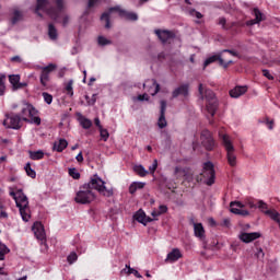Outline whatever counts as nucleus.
Masks as SVG:
<instances>
[{
	"label": "nucleus",
	"mask_w": 280,
	"mask_h": 280,
	"mask_svg": "<svg viewBox=\"0 0 280 280\" xmlns=\"http://www.w3.org/2000/svg\"><path fill=\"white\" fill-rule=\"evenodd\" d=\"M55 3L57 8H51V2H49V0H37L35 13L42 18L43 14L40 13V11L45 12L46 14H48V16H50V19L59 23L60 15L62 14V10L65 8V0H56Z\"/></svg>",
	"instance_id": "nucleus-1"
},
{
	"label": "nucleus",
	"mask_w": 280,
	"mask_h": 280,
	"mask_svg": "<svg viewBox=\"0 0 280 280\" xmlns=\"http://www.w3.org/2000/svg\"><path fill=\"white\" fill-rule=\"evenodd\" d=\"M10 196H12L14 199L23 222H30L32 218V211L30 210V199H27V196L25 192H23V189H19L16 192L11 191Z\"/></svg>",
	"instance_id": "nucleus-2"
},
{
	"label": "nucleus",
	"mask_w": 280,
	"mask_h": 280,
	"mask_svg": "<svg viewBox=\"0 0 280 280\" xmlns=\"http://www.w3.org/2000/svg\"><path fill=\"white\" fill-rule=\"evenodd\" d=\"M199 100H206V110L207 113L213 117L215 115V110H218V97H215V93H213L210 89L205 88L202 83L198 86Z\"/></svg>",
	"instance_id": "nucleus-3"
},
{
	"label": "nucleus",
	"mask_w": 280,
	"mask_h": 280,
	"mask_svg": "<svg viewBox=\"0 0 280 280\" xmlns=\"http://www.w3.org/2000/svg\"><path fill=\"white\" fill-rule=\"evenodd\" d=\"M112 12H118L119 16L121 19H125V21H139V15H137L136 12H128V11L121 9L120 5H116V7L110 8L108 12H105L101 15V21H105L106 30H110V13Z\"/></svg>",
	"instance_id": "nucleus-4"
},
{
	"label": "nucleus",
	"mask_w": 280,
	"mask_h": 280,
	"mask_svg": "<svg viewBox=\"0 0 280 280\" xmlns=\"http://www.w3.org/2000/svg\"><path fill=\"white\" fill-rule=\"evenodd\" d=\"M221 144L226 152V160L230 167H235L237 165V154H235V145L233 144V139L229 135L220 133Z\"/></svg>",
	"instance_id": "nucleus-5"
},
{
	"label": "nucleus",
	"mask_w": 280,
	"mask_h": 280,
	"mask_svg": "<svg viewBox=\"0 0 280 280\" xmlns=\"http://www.w3.org/2000/svg\"><path fill=\"white\" fill-rule=\"evenodd\" d=\"M85 185H89V189L93 191H98L101 196H104L105 198H113V188H106V182L102 179L97 174L93 175L89 183H85Z\"/></svg>",
	"instance_id": "nucleus-6"
},
{
	"label": "nucleus",
	"mask_w": 280,
	"mask_h": 280,
	"mask_svg": "<svg viewBox=\"0 0 280 280\" xmlns=\"http://www.w3.org/2000/svg\"><path fill=\"white\" fill-rule=\"evenodd\" d=\"M22 121L27 124H35V126H40V117L38 116V109L32 104H25L20 113Z\"/></svg>",
	"instance_id": "nucleus-7"
},
{
	"label": "nucleus",
	"mask_w": 280,
	"mask_h": 280,
	"mask_svg": "<svg viewBox=\"0 0 280 280\" xmlns=\"http://www.w3.org/2000/svg\"><path fill=\"white\" fill-rule=\"evenodd\" d=\"M95 198V192L89 188V185L83 184L80 186L79 191H77L74 201L78 205H91Z\"/></svg>",
	"instance_id": "nucleus-8"
},
{
	"label": "nucleus",
	"mask_w": 280,
	"mask_h": 280,
	"mask_svg": "<svg viewBox=\"0 0 280 280\" xmlns=\"http://www.w3.org/2000/svg\"><path fill=\"white\" fill-rule=\"evenodd\" d=\"M201 176L206 178V185L209 187L215 183V167L211 161L203 163Z\"/></svg>",
	"instance_id": "nucleus-9"
},
{
	"label": "nucleus",
	"mask_w": 280,
	"mask_h": 280,
	"mask_svg": "<svg viewBox=\"0 0 280 280\" xmlns=\"http://www.w3.org/2000/svg\"><path fill=\"white\" fill-rule=\"evenodd\" d=\"M7 119L3 121L5 128L11 130H21L23 126V118L19 114L5 115Z\"/></svg>",
	"instance_id": "nucleus-10"
},
{
	"label": "nucleus",
	"mask_w": 280,
	"mask_h": 280,
	"mask_svg": "<svg viewBox=\"0 0 280 280\" xmlns=\"http://www.w3.org/2000/svg\"><path fill=\"white\" fill-rule=\"evenodd\" d=\"M37 69H42V73L39 77V82L42 86H47V84H49V74L51 73V71H56V65L49 63L46 67L38 66Z\"/></svg>",
	"instance_id": "nucleus-11"
},
{
	"label": "nucleus",
	"mask_w": 280,
	"mask_h": 280,
	"mask_svg": "<svg viewBox=\"0 0 280 280\" xmlns=\"http://www.w3.org/2000/svg\"><path fill=\"white\" fill-rule=\"evenodd\" d=\"M201 143L203 148L209 152H211V150L215 148V140H213V136L211 135V131L206 129L201 132Z\"/></svg>",
	"instance_id": "nucleus-12"
},
{
	"label": "nucleus",
	"mask_w": 280,
	"mask_h": 280,
	"mask_svg": "<svg viewBox=\"0 0 280 280\" xmlns=\"http://www.w3.org/2000/svg\"><path fill=\"white\" fill-rule=\"evenodd\" d=\"M217 60H219V65H221V67H223L224 69H226L229 65H233V60H229L225 62L224 59H222V55L219 54L208 57L203 62V69H207L209 65H213V62H217Z\"/></svg>",
	"instance_id": "nucleus-13"
},
{
	"label": "nucleus",
	"mask_w": 280,
	"mask_h": 280,
	"mask_svg": "<svg viewBox=\"0 0 280 280\" xmlns=\"http://www.w3.org/2000/svg\"><path fill=\"white\" fill-rule=\"evenodd\" d=\"M143 89L147 90V92L149 93V95H156V93H159V91H161V85L156 82L155 79H148L143 82L142 84Z\"/></svg>",
	"instance_id": "nucleus-14"
},
{
	"label": "nucleus",
	"mask_w": 280,
	"mask_h": 280,
	"mask_svg": "<svg viewBox=\"0 0 280 280\" xmlns=\"http://www.w3.org/2000/svg\"><path fill=\"white\" fill-rule=\"evenodd\" d=\"M154 34L158 36V38L161 40L163 45H165L167 40L176 38V33H174L173 31L155 30Z\"/></svg>",
	"instance_id": "nucleus-15"
},
{
	"label": "nucleus",
	"mask_w": 280,
	"mask_h": 280,
	"mask_svg": "<svg viewBox=\"0 0 280 280\" xmlns=\"http://www.w3.org/2000/svg\"><path fill=\"white\" fill-rule=\"evenodd\" d=\"M230 211L235 215H249L248 210H244V203L242 201H232L230 203Z\"/></svg>",
	"instance_id": "nucleus-16"
},
{
	"label": "nucleus",
	"mask_w": 280,
	"mask_h": 280,
	"mask_svg": "<svg viewBox=\"0 0 280 280\" xmlns=\"http://www.w3.org/2000/svg\"><path fill=\"white\" fill-rule=\"evenodd\" d=\"M32 231L36 240H39V242H45L47 235L45 234V226H43V223L36 221L32 226Z\"/></svg>",
	"instance_id": "nucleus-17"
},
{
	"label": "nucleus",
	"mask_w": 280,
	"mask_h": 280,
	"mask_svg": "<svg viewBox=\"0 0 280 280\" xmlns=\"http://www.w3.org/2000/svg\"><path fill=\"white\" fill-rule=\"evenodd\" d=\"M133 219L136 222H139V224H142L143 226H148L150 222H154V219L147 217L145 211L143 209H139L135 214Z\"/></svg>",
	"instance_id": "nucleus-18"
},
{
	"label": "nucleus",
	"mask_w": 280,
	"mask_h": 280,
	"mask_svg": "<svg viewBox=\"0 0 280 280\" xmlns=\"http://www.w3.org/2000/svg\"><path fill=\"white\" fill-rule=\"evenodd\" d=\"M259 237H261V233L259 232H242L238 235V238L241 242H244V244H250V242H255V240H259Z\"/></svg>",
	"instance_id": "nucleus-19"
},
{
	"label": "nucleus",
	"mask_w": 280,
	"mask_h": 280,
	"mask_svg": "<svg viewBox=\"0 0 280 280\" xmlns=\"http://www.w3.org/2000/svg\"><path fill=\"white\" fill-rule=\"evenodd\" d=\"M161 109H160V117L158 120V127L163 129L167 127V120L165 119V110L167 108V102L166 101H161Z\"/></svg>",
	"instance_id": "nucleus-20"
},
{
	"label": "nucleus",
	"mask_w": 280,
	"mask_h": 280,
	"mask_svg": "<svg viewBox=\"0 0 280 280\" xmlns=\"http://www.w3.org/2000/svg\"><path fill=\"white\" fill-rule=\"evenodd\" d=\"M180 95H183V97H187V95H189V84H182L172 92V97L174 98Z\"/></svg>",
	"instance_id": "nucleus-21"
},
{
	"label": "nucleus",
	"mask_w": 280,
	"mask_h": 280,
	"mask_svg": "<svg viewBox=\"0 0 280 280\" xmlns=\"http://www.w3.org/2000/svg\"><path fill=\"white\" fill-rule=\"evenodd\" d=\"M183 258V253H180V249L173 248L166 256L165 261H170L171 264H174L175 261H178V259Z\"/></svg>",
	"instance_id": "nucleus-22"
},
{
	"label": "nucleus",
	"mask_w": 280,
	"mask_h": 280,
	"mask_svg": "<svg viewBox=\"0 0 280 280\" xmlns=\"http://www.w3.org/2000/svg\"><path fill=\"white\" fill-rule=\"evenodd\" d=\"M253 15L255 16L254 20H249L246 22V25L252 26V25H257L264 21V13L259 11V9H254L253 10Z\"/></svg>",
	"instance_id": "nucleus-23"
},
{
	"label": "nucleus",
	"mask_w": 280,
	"mask_h": 280,
	"mask_svg": "<svg viewBox=\"0 0 280 280\" xmlns=\"http://www.w3.org/2000/svg\"><path fill=\"white\" fill-rule=\"evenodd\" d=\"M194 234L195 237H198L201 242H205L206 235H205V226L202 223H194Z\"/></svg>",
	"instance_id": "nucleus-24"
},
{
	"label": "nucleus",
	"mask_w": 280,
	"mask_h": 280,
	"mask_svg": "<svg viewBox=\"0 0 280 280\" xmlns=\"http://www.w3.org/2000/svg\"><path fill=\"white\" fill-rule=\"evenodd\" d=\"M68 145L69 142L67 141V139L60 138L59 140L54 142L52 150L55 152H65Z\"/></svg>",
	"instance_id": "nucleus-25"
},
{
	"label": "nucleus",
	"mask_w": 280,
	"mask_h": 280,
	"mask_svg": "<svg viewBox=\"0 0 280 280\" xmlns=\"http://www.w3.org/2000/svg\"><path fill=\"white\" fill-rule=\"evenodd\" d=\"M248 91L247 86H235L230 91V96L237 100V97H242Z\"/></svg>",
	"instance_id": "nucleus-26"
},
{
	"label": "nucleus",
	"mask_w": 280,
	"mask_h": 280,
	"mask_svg": "<svg viewBox=\"0 0 280 280\" xmlns=\"http://www.w3.org/2000/svg\"><path fill=\"white\" fill-rule=\"evenodd\" d=\"M9 82L15 90L23 89V86H25V84L21 83V75L19 74L9 75Z\"/></svg>",
	"instance_id": "nucleus-27"
},
{
	"label": "nucleus",
	"mask_w": 280,
	"mask_h": 280,
	"mask_svg": "<svg viewBox=\"0 0 280 280\" xmlns=\"http://www.w3.org/2000/svg\"><path fill=\"white\" fill-rule=\"evenodd\" d=\"M121 275H135V277H137V279H142L143 276H141V273H139V271L132 267H130V265H126L125 268L120 271Z\"/></svg>",
	"instance_id": "nucleus-28"
},
{
	"label": "nucleus",
	"mask_w": 280,
	"mask_h": 280,
	"mask_svg": "<svg viewBox=\"0 0 280 280\" xmlns=\"http://www.w3.org/2000/svg\"><path fill=\"white\" fill-rule=\"evenodd\" d=\"M28 155H30V159L32 161H40V160L45 159V151H43V150H37V151L30 150Z\"/></svg>",
	"instance_id": "nucleus-29"
},
{
	"label": "nucleus",
	"mask_w": 280,
	"mask_h": 280,
	"mask_svg": "<svg viewBox=\"0 0 280 280\" xmlns=\"http://www.w3.org/2000/svg\"><path fill=\"white\" fill-rule=\"evenodd\" d=\"M265 215H268L273 222H277L280 225V213L277 210H267Z\"/></svg>",
	"instance_id": "nucleus-30"
},
{
	"label": "nucleus",
	"mask_w": 280,
	"mask_h": 280,
	"mask_svg": "<svg viewBox=\"0 0 280 280\" xmlns=\"http://www.w3.org/2000/svg\"><path fill=\"white\" fill-rule=\"evenodd\" d=\"M79 124H80V126H82V128L84 130H89V128H91V126H93V121H91V119H89L82 115L79 118Z\"/></svg>",
	"instance_id": "nucleus-31"
},
{
	"label": "nucleus",
	"mask_w": 280,
	"mask_h": 280,
	"mask_svg": "<svg viewBox=\"0 0 280 280\" xmlns=\"http://www.w3.org/2000/svg\"><path fill=\"white\" fill-rule=\"evenodd\" d=\"M63 91L68 97H73V79H70L67 83H65Z\"/></svg>",
	"instance_id": "nucleus-32"
},
{
	"label": "nucleus",
	"mask_w": 280,
	"mask_h": 280,
	"mask_svg": "<svg viewBox=\"0 0 280 280\" xmlns=\"http://www.w3.org/2000/svg\"><path fill=\"white\" fill-rule=\"evenodd\" d=\"M48 36L50 40H58V30L54 24L48 25Z\"/></svg>",
	"instance_id": "nucleus-33"
},
{
	"label": "nucleus",
	"mask_w": 280,
	"mask_h": 280,
	"mask_svg": "<svg viewBox=\"0 0 280 280\" xmlns=\"http://www.w3.org/2000/svg\"><path fill=\"white\" fill-rule=\"evenodd\" d=\"M163 213H167V206L161 205L159 210H153L151 212L152 218H159V215H163Z\"/></svg>",
	"instance_id": "nucleus-34"
},
{
	"label": "nucleus",
	"mask_w": 280,
	"mask_h": 280,
	"mask_svg": "<svg viewBox=\"0 0 280 280\" xmlns=\"http://www.w3.org/2000/svg\"><path fill=\"white\" fill-rule=\"evenodd\" d=\"M21 19H23V13L19 10H14L13 19L11 20L12 25H16Z\"/></svg>",
	"instance_id": "nucleus-35"
},
{
	"label": "nucleus",
	"mask_w": 280,
	"mask_h": 280,
	"mask_svg": "<svg viewBox=\"0 0 280 280\" xmlns=\"http://www.w3.org/2000/svg\"><path fill=\"white\" fill-rule=\"evenodd\" d=\"M67 261L70 266H73V264H75V261H78V253L75 252H71L68 256H67Z\"/></svg>",
	"instance_id": "nucleus-36"
},
{
	"label": "nucleus",
	"mask_w": 280,
	"mask_h": 280,
	"mask_svg": "<svg viewBox=\"0 0 280 280\" xmlns=\"http://www.w3.org/2000/svg\"><path fill=\"white\" fill-rule=\"evenodd\" d=\"M5 95V74H0V96Z\"/></svg>",
	"instance_id": "nucleus-37"
},
{
	"label": "nucleus",
	"mask_w": 280,
	"mask_h": 280,
	"mask_svg": "<svg viewBox=\"0 0 280 280\" xmlns=\"http://www.w3.org/2000/svg\"><path fill=\"white\" fill-rule=\"evenodd\" d=\"M24 170L27 176H30V178H34L36 176V171L32 168V164L26 163V165L24 166Z\"/></svg>",
	"instance_id": "nucleus-38"
},
{
	"label": "nucleus",
	"mask_w": 280,
	"mask_h": 280,
	"mask_svg": "<svg viewBox=\"0 0 280 280\" xmlns=\"http://www.w3.org/2000/svg\"><path fill=\"white\" fill-rule=\"evenodd\" d=\"M100 130V137L102 141H108L110 133L108 132V129L101 128Z\"/></svg>",
	"instance_id": "nucleus-39"
},
{
	"label": "nucleus",
	"mask_w": 280,
	"mask_h": 280,
	"mask_svg": "<svg viewBox=\"0 0 280 280\" xmlns=\"http://www.w3.org/2000/svg\"><path fill=\"white\" fill-rule=\"evenodd\" d=\"M257 209H259V211H261V213H266V211H270L268 209V203H266L264 200H258Z\"/></svg>",
	"instance_id": "nucleus-40"
},
{
	"label": "nucleus",
	"mask_w": 280,
	"mask_h": 280,
	"mask_svg": "<svg viewBox=\"0 0 280 280\" xmlns=\"http://www.w3.org/2000/svg\"><path fill=\"white\" fill-rule=\"evenodd\" d=\"M259 124H266L268 130H275V120H270L268 117H266L264 120H259Z\"/></svg>",
	"instance_id": "nucleus-41"
},
{
	"label": "nucleus",
	"mask_w": 280,
	"mask_h": 280,
	"mask_svg": "<svg viewBox=\"0 0 280 280\" xmlns=\"http://www.w3.org/2000/svg\"><path fill=\"white\" fill-rule=\"evenodd\" d=\"M42 97L44 98V102L48 105H50L51 102H54V96L51 94H49L48 92H43Z\"/></svg>",
	"instance_id": "nucleus-42"
},
{
	"label": "nucleus",
	"mask_w": 280,
	"mask_h": 280,
	"mask_svg": "<svg viewBox=\"0 0 280 280\" xmlns=\"http://www.w3.org/2000/svg\"><path fill=\"white\" fill-rule=\"evenodd\" d=\"M88 106H95V102H97V94H93L92 97L85 95Z\"/></svg>",
	"instance_id": "nucleus-43"
},
{
	"label": "nucleus",
	"mask_w": 280,
	"mask_h": 280,
	"mask_svg": "<svg viewBox=\"0 0 280 280\" xmlns=\"http://www.w3.org/2000/svg\"><path fill=\"white\" fill-rule=\"evenodd\" d=\"M135 172L137 174H139L140 176H147L148 175V171H145V167H143V165L135 166Z\"/></svg>",
	"instance_id": "nucleus-44"
},
{
	"label": "nucleus",
	"mask_w": 280,
	"mask_h": 280,
	"mask_svg": "<svg viewBox=\"0 0 280 280\" xmlns=\"http://www.w3.org/2000/svg\"><path fill=\"white\" fill-rule=\"evenodd\" d=\"M97 43L98 45H101V47H106V45H113V42L106 39V37L104 36H98Z\"/></svg>",
	"instance_id": "nucleus-45"
},
{
	"label": "nucleus",
	"mask_w": 280,
	"mask_h": 280,
	"mask_svg": "<svg viewBox=\"0 0 280 280\" xmlns=\"http://www.w3.org/2000/svg\"><path fill=\"white\" fill-rule=\"evenodd\" d=\"M174 174L176 176H187V168H183L180 166H176L175 171H174Z\"/></svg>",
	"instance_id": "nucleus-46"
},
{
	"label": "nucleus",
	"mask_w": 280,
	"mask_h": 280,
	"mask_svg": "<svg viewBox=\"0 0 280 280\" xmlns=\"http://www.w3.org/2000/svg\"><path fill=\"white\" fill-rule=\"evenodd\" d=\"M219 25H221L222 30H231V24L226 22V18H219Z\"/></svg>",
	"instance_id": "nucleus-47"
},
{
	"label": "nucleus",
	"mask_w": 280,
	"mask_h": 280,
	"mask_svg": "<svg viewBox=\"0 0 280 280\" xmlns=\"http://www.w3.org/2000/svg\"><path fill=\"white\" fill-rule=\"evenodd\" d=\"M69 176H71V178H73L74 180H78L80 179V172H78L75 167L69 168Z\"/></svg>",
	"instance_id": "nucleus-48"
},
{
	"label": "nucleus",
	"mask_w": 280,
	"mask_h": 280,
	"mask_svg": "<svg viewBox=\"0 0 280 280\" xmlns=\"http://www.w3.org/2000/svg\"><path fill=\"white\" fill-rule=\"evenodd\" d=\"M8 253H10L8 245L0 242V254L5 256Z\"/></svg>",
	"instance_id": "nucleus-49"
},
{
	"label": "nucleus",
	"mask_w": 280,
	"mask_h": 280,
	"mask_svg": "<svg viewBox=\"0 0 280 280\" xmlns=\"http://www.w3.org/2000/svg\"><path fill=\"white\" fill-rule=\"evenodd\" d=\"M137 100L138 102H150V95H148V93L139 94Z\"/></svg>",
	"instance_id": "nucleus-50"
},
{
	"label": "nucleus",
	"mask_w": 280,
	"mask_h": 280,
	"mask_svg": "<svg viewBox=\"0 0 280 280\" xmlns=\"http://www.w3.org/2000/svg\"><path fill=\"white\" fill-rule=\"evenodd\" d=\"M158 167H159V161L154 160L152 165L149 166V172H151V174H154V172H156Z\"/></svg>",
	"instance_id": "nucleus-51"
},
{
	"label": "nucleus",
	"mask_w": 280,
	"mask_h": 280,
	"mask_svg": "<svg viewBox=\"0 0 280 280\" xmlns=\"http://www.w3.org/2000/svg\"><path fill=\"white\" fill-rule=\"evenodd\" d=\"M265 255L266 254L264 253V249L261 247L257 248L256 254H255L257 259H264Z\"/></svg>",
	"instance_id": "nucleus-52"
},
{
	"label": "nucleus",
	"mask_w": 280,
	"mask_h": 280,
	"mask_svg": "<svg viewBox=\"0 0 280 280\" xmlns=\"http://www.w3.org/2000/svg\"><path fill=\"white\" fill-rule=\"evenodd\" d=\"M262 75L267 78V80H275V77L270 73V70L268 69L262 70Z\"/></svg>",
	"instance_id": "nucleus-53"
},
{
	"label": "nucleus",
	"mask_w": 280,
	"mask_h": 280,
	"mask_svg": "<svg viewBox=\"0 0 280 280\" xmlns=\"http://www.w3.org/2000/svg\"><path fill=\"white\" fill-rule=\"evenodd\" d=\"M190 16H196V19H202V13L196 11V9H191L189 11Z\"/></svg>",
	"instance_id": "nucleus-54"
},
{
	"label": "nucleus",
	"mask_w": 280,
	"mask_h": 280,
	"mask_svg": "<svg viewBox=\"0 0 280 280\" xmlns=\"http://www.w3.org/2000/svg\"><path fill=\"white\" fill-rule=\"evenodd\" d=\"M78 254L79 255H84V253H86V244H82L80 246L77 247Z\"/></svg>",
	"instance_id": "nucleus-55"
},
{
	"label": "nucleus",
	"mask_w": 280,
	"mask_h": 280,
	"mask_svg": "<svg viewBox=\"0 0 280 280\" xmlns=\"http://www.w3.org/2000/svg\"><path fill=\"white\" fill-rule=\"evenodd\" d=\"M222 54H231V56H234L235 58H237V56H240V54L235 50H231V49H224L222 50Z\"/></svg>",
	"instance_id": "nucleus-56"
},
{
	"label": "nucleus",
	"mask_w": 280,
	"mask_h": 280,
	"mask_svg": "<svg viewBox=\"0 0 280 280\" xmlns=\"http://www.w3.org/2000/svg\"><path fill=\"white\" fill-rule=\"evenodd\" d=\"M246 207H248L249 209H257V203H255V201H247L246 202Z\"/></svg>",
	"instance_id": "nucleus-57"
},
{
	"label": "nucleus",
	"mask_w": 280,
	"mask_h": 280,
	"mask_svg": "<svg viewBox=\"0 0 280 280\" xmlns=\"http://www.w3.org/2000/svg\"><path fill=\"white\" fill-rule=\"evenodd\" d=\"M129 194H137V186L135 183L129 186Z\"/></svg>",
	"instance_id": "nucleus-58"
},
{
	"label": "nucleus",
	"mask_w": 280,
	"mask_h": 280,
	"mask_svg": "<svg viewBox=\"0 0 280 280\" xmlns=\"http://www.w3.org/2000/svg\"><path fill=\"white\" fill-rule=\"evenodd\" d=\"M133 185L136 186V189H143L145 186V184L141 182H135Z\"/></svg>",
	"instance_id": "nucleus-59"
},
{
	"label": "nucleus",
	"mask_w": 280,
	"mask_h": 280,
	"mask_svg": "<svg viewBox=\"0 0 280 280\" xmlns=\"http://www.w3.org/2000/svg\"><path fill=\"white\" fill-rule=\"evenodd\" d=\"M94 124L98 128V130H101V128H104L98 117L94 118Z\"/></svg>",
	"instance_id": "nucleus-60"
},
{
	"label": "nucleus",
	"mask_w": 280,
	"mask_h": 280,
	"mask_svg": "<svg viewBox=\"0 0 280 280\" xmlns=\"http://www.w3.org/2000/svg\"><path fill=\"white\" fill-rule=\"evenodd\" d=\"M100 1H102V0H89L88 7L93 8V5H95V3H100Z\"/></svg>",
	"instance_id": "nucleus-61"
},
{
	"label": "nucleus",
	"mask_w": 280,
	"mask_h": 280,
	"mask_svg": "<svg viewBox=\"0 0 280 280\" xmlns=\"http://www.w3.org/2000/svg\"><path fill=\"white\" fill-rule=\"evenodd\" d=\"M62 25H63V27H67V25H69V15L63 16Z\"/></svg>",
	"instance_id": "nucleus-62"
},
{
	"label": "nucleus",
	"mask_w": 280,
	"mask_h": 280,
	"mask_svg": "<svg viewBox=\"0 0 280 280\" xmlns=\"http://www.w3.org/2000/svg\"><path fill=\"white\" fill-rule=\"evenodd\" d=\"M11 62H23V59L20 56H14L11 58Z\"/></svg>",
	"instance_id": "nucleus-63"
},
{
	"label": "nucleus",
	"mask_w": 280,
	"mask_h": 280,
	"mask_svg": "<svg viewBox=\"0 0 280 280\" xmlns=\"http://www.w3.org/2000/svg\"><path fill=\"white\" fill-rule=\"evenodd\" d=\"M75 160L78 161V163H82V161H84V155H82V152H80L77 156Z\"/></svg>",
	"instance_id": "nucleus-64"
}]
</instances>
